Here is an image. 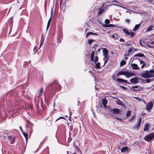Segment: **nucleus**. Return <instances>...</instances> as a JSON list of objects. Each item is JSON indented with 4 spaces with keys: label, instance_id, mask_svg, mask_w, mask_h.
<instances>
[{
    "label": "nucleus",
    "instance_id": "nucleus-4",
    "mask_svg": "<svg viewBox=\"0 0 154 154\" xmlns=\"http://www.w3.org/2000/svg\"><path fill=\"white\" fill-rule=\"evenodd\" d=\"M154 138V133H152L149 135L146 136L144 137L145 140L147 141H149L150 140L153 139Z\"/></svg>",
    "mask_w": 154,
    "mask_h": 154
},
{
    "label": "nucleus",
    "instance_id": "nucleus-55",
    "mask_svg": "<svg viewBox=\"0 0 154 154\" xmlns=\"http://www.w3.org/2000/svg\"><path fill=\"white\" fill-rule=\"evenodd\" d=\"M129 56V54H125L124 55V56L125 57H128Z\"/></svg>",
    "mask_w": 154,
    "mask_h": 154
},
{
    "label": "nucleus",
    "instance_id": "nucleus-43",
    "mask_svg": "<svg viewBox=\"0 0 154 154\" xmlns=\"http://www.w3.org/2000/svg\"><path fill=\"white\" fill-rule=\"evenodd\" d=\"M125 21L126 23H128V24H129L130 22H131V20L128 19H126L125 20Z\"/></svg>",
    "mask_w": 154,
    "mask_h": 154
},
{
    "label": "nucleus",
    "instance_id": "nucleus-10",
    "mask_svg": "<svg viewBox=\"0 0 154 154\" xmlns=\"http://www.w3.org/2000/svg\"><path fill=\"white\" fill-rule=\"evenodd\" d=\"M103 56L106 59L108 57V51L106 48H104L103 50Z\"/></svg>",
    "mask_w": 154,
    "mask_h": 154
},
{
    "label": "nucleus",
    "instance_id": "nucleus-44",
    "mask_svg": "<svg viewBox=\"0 0 154 154\" xmlns=\"http://www.w3.org/2000/svg\"><path fill=\"white\" fill-rule=\"evenodd\" d=\"M135 115L133 116L129 120V122H131L135 118Z\"/></svg>",
    "mask_w": 154,
    "mask_h": 154
},
{
    "label": "nucleus",
    "instance_id": "nucleus-15",
    "mask_svg": "<svg viewBox=\"0 0 154 154\" xmlns=\"http://www.w3.org/2000/svg\"><path fill=\"white\" fill-rule=\"evenodd\" d=\"M52 12H53V11L52 10L51 11V17H50V18H49V20L48 21V23L47 25V29H46V30H48V28L49 27V26H50V23H51V22L52 18Z\"/></svg>",
    "mask_w": 154,
    "mask_h": 154
},
{
    "label": "nucleus",
    "instance_id": "nucleus-46",
    "mask_svg": "<svg viewBox=\"0 0 154 154\" xmlns=\"http://www.w3.org/2000/svg\"><path fill=\"white\" fill-rule=\"evenodd\" d=\"M133 48V47H132V48H130L129 49H128V52L129 53H130L132 51V48Z\"/></svg>",
    "mask_w": 154,
    "mask_h": 154
},
{
    "label": "nucleus",
    "instance_id": "nucleus-62",
    "mask_svg": "<svg viewBox=\"0 0 154 154\" xmlns=\"http://www.w3.org/2000/svg\"><path fill=\"white\" fill-rule=\"evenodd\" d=\"M137 49H135V48L134 49V51H137Z\"/></svg>",
    "mask_w": 154,
    "mask_h": 154
},
{
    "label": "nucleus",
    "instance_id": "nucleus-16",
    "mask_svg": "<svg viewBox=\"0 0 154 154\" xmlns=\"http://www.w3.org/2000/svg\"><path fill=\"white\" fill-rule=\"evenodd\" d=\"M129 148L127 146H125L122 147L121 149V151L122 152H127L129 150Z\"/></svg>",
    "mask_w": 154,
    "mask_h": 154
},
{
    "label": "nucleus",
    "instance_id": "nucleus-52",
    "mask_svg": "<svg viewBox=\"0 0 154 154\" xmlns=\"http://www.w3.org/2000/svg\"><path fill=\"white\" fill-rule=\"evenodd\" d=\"M136 99L139 100L140 101H141V98H139L138 97H134Z\"/></svg>",
    "mask_w": 154,
    "mask_h": 154
},
{
    "label": "nucleus",
    "instance_id": "nucleus-59",
    "mask_svg": "<svg viewBox=\"0 0 154 154\" xmlns=\"http://www.w3.org/2000/svg\"><path fill=\"white\" fill-rule=\"evenodd\" d=\"M8 138L10 140L11 139V136H8Z\"/></svg>",
    "mask_w": 154,
    "mask_h": 154
},
{
    "label": "nucleus",
    "instance_id": "nucleus-26",
    "mask_svg": "<svg viewBox=\"0 0 154 154\" xmlns=\"http://www.w3.org/2000/svg\"><path fill=\"white\" fill-rule=\"evenodd\" d=\"M94 51H92L91 53V61H94Z\"/></svg>",
    "mask_w": 154,
    "mask_h": 154
},
{
    "label": "nucleus",
    "instance_id": "nucleus-40",
    "mask_svg": "<svg viewBox=\"0 0 154 154\" xmlns=\"http://www.w3.org/2000/svg\"><path fill=\"white\" fill-rule=\"evenodd\" d=\"M98 60V57L97 56H95L94 60V63H95L97 62Z\"/></svg>",
    "mask_w": 154,
    "mask_h": 154
},
{
    "label": "nucleus",
    "instance_id": "nucleus-37",
    "mask_svg": "<svg viewBox=\"0 0 154 154\" xmlns=\"http://www.w3.org/2000/svg\"><path fill=\"white\" fill-rule=\"evenodd\" d=\"M94 41V40L89 39L88 40V43L89 44H91Z\"/></svg>",
    "mask_w": 154,
    "mask_h": 154
},
{
    "label": "nucleus",
    "instance_id": "nucleus-23",
    "mask_svg": "<svg viewBox=\"0 0 154 154\" xmlns=\"http://www.w3.org/2000/svg\"><path fill=\"white\" fill-rule=\"evenodd\" d=\"M145 56L143 54H141L140 53H138L134 55V57H144Z\"/></svg>",
    "mask_w": 154,
    "mask_h": 154
},
{
    "label": "nucleus",
    "instance_id": "nucleus-45",
    "mask_svg": "<svg viewBox=\"0 0 154 154\" xmlns=\"http://www.w3.org/2000/svg\"><path fill=\"white\" fill-rule=\"evenodd\" d=\"M60 119H64V118L62 116L60 117L59 118L56 120L55 122H57V120Z\"/></svg>",
    "mask_w": 154,
    "mask_h": 154
},
{
    "label": "nucleus",
    "instance_id": "nucleus-30",
    "mask_svg": "<svg viewBox=\"0 0 154 154\" xmlns=\"http://www.w3.org/2000/svg\"><path fill=\"white\" fill-rule=\"evenodd\" d=\"M126 63V61L123 60H122L120 63L121 66H122L125 65Z\"/></svg>",
    "mask_w": 154,
    "mask_h": 154
},
{
    "label": "nucleus",
    "instance_id": "nucleus-31",
    "mask_svg": "<svg viewBox=\"0 0 154 154\" xmlns=\"http://www.w3.org/2000/svg\"><path fill=\"white\" fill-rule=\"evenodd\" d=\"M116 102L117 104L120 106H122V103L119 100H116Z\"/></svg>",
    "mask_w": 154,
    "mask_h": 154
},
{
    "label": "nucleus",
    "instance_id": "nucleus-29",
    "mask_svg": "<svg viewBox=\"0 0 154 154\" xmlns=\"http://www.w3.org/2000/svg\"><path fill=\"white\" fill-rule=\"evenodd\" d=\"M100 64L99 62H98L97 63H96L95 68L97 69H100Z\"/></svg>",
    "mask_w": 154,
    "mask_h": 154
},
{
    "label": "nucleus",
    "instance_id": "nucleus-33",
    "mask_svg": "<svg viewBox=\"0 0 154 154\" xmlns=\"http://www.w3.org/2000/svg\"><path fill=\"white\" fill-rule=\"evenodd\" d=\"M23 135L24 136L26 141H27L28 139V134L26 133H25L23 132Z\"/></svg>",
    "mask_w": 154,
    "mask_h": 154
},
{
    "label": "nucleus",
    "instance_id": "nucleus-47",
    "mask_svg": "<svg viewBox=\"0 0 154 154\" xmlns=\"http://www.w3.org/2000/svg\"><path fill=\"white\" fill-rule=\"evenodd\" d=\"M119 87L120 88H122V89H123L125 90H126V89L127 88H126L125 87H124V86H119Z\"/></svg>",
    "mask_w": 154,
    "mask_h": 154
},
{
    "label": "nucleus",
    "instance_id": "nucleus-60",
    "mask_svg": "<svg viewBox=\"0 0 154 154\" xmlns=\"http://www.w3.org/2000/svg\"><path fill=\"white\" fill-rule=\"evenodd\" d=\"M112 79L114 80L115 79V77L114 76V77H112Z\"/></svg>",
    "mask_w": 154,
    "mask_h": 154
},
{
    "label": "nucleus",
    "instance_id": "nucleus-48",
    "mask_svg": "<svg viewBox=\"0 0 154 154\" xmlns=\"http://www.w3.org/2000/svg\"><path fill=\"white\" fill-rule=\"evenodd\" d=\"M146 81L147 83H149L151 82V80L150 79H146Z\"/></svg>",
    "mask_w": 154,
    "mask_h": 154
},
{
    "label": "nucleus",
    "instance_id": "nucleus-50",
    "mask_svg": "<svg viewBox=\"0 0 154 154\" xmlns=\"http://www.w3.org/2000/svg\"><path fill=\"white\" fill-rule=\"evenodd\" d=\"M146 65V64H145V63L143 64L141 66V68H143V67H144V66H145Z\"/></svg>",
    "mask_w": 154,
    "mask_h": 154
},
{
    "label": "nucleus",
    "instance_id": "nucleus-11",
    "mask_svg": "<svg viewBox=\"0 0 154 154\" xmlns=\"http://www.w3.org/2000/svg\"><path fill=\"white\" fill-rule=\"evenodd\" d=\"M146 40H145V39H143L142 41L140 40V45L144 47H147V45H148L147 44H146Z\"/></svg>",
    "mask_w": 154,
    "mask_h": 154
},
{
    "label": "nucleus",
    "instance_id": "nucleus-64",
    "mask_svg": "<svg viewBox=\"0 0 154 154\" xmlns=\"http://www.w3.org/2000/svg\"><path fill=\"white\" fill-rule=\"evenodd\" d=\"M73 154H76L75 152V153H73Z\"/></svg>",
    "mask_w": 154,
    "mask_h": 154
},
{
    "label": "nucleus",
    "instance_id": "nucleus-2",
    "mask_svg": "<svg viewBox=\"0 0 154 154\" xmlns=\"http://www.w3.org/2000/svg\"><path fill=\"white\" fill-rule=\"evenodd\" d=\"M111 113L113 114H120L121 113V111L117 108H113L110 110Z\"/></svg>",
    "mask_w": 154,
    "mask_h": 154
},
{
    "label": "nucleus",
    "instance_id": "nucleus-56",
    "mask_svg": "<svg viewBox=\"0 0 154 154\" xmlns=\"http://www.w3.org/2000/svg\"><path fill=\"white\" fill-rule=\"evenodd\" d=\"M20 130H21V131L22 132H23V130H22V127H21V126H20Z\"/></svg>",
    "mask_w": 154,
    "mask_h": 154
},
{
    "label": "nucleus",
    "instance_id": "nucleus-32",
    "mask_svg": "<svg viewBox=\"0 0 154 154\" xmlns=\"http://www.w3.org/2000/svg\"><path fill=\"white\" fill-rule=\"evenodd\" d=\"M93 32H89L87 33L86 35V38H88V36L91 35H93Z\"/></svg>",
    "mask_w": 154,
    "mask_h": 154
},
{
    "label": "nucleus",
    "instance_id": "nucleus-42",
    "mask_svg": "<svg viewBox=\"0 0 154 154\" xmlns=\"http://www.w3.org/2000/svg\"><path fill=\"white\" fill-rule=\"evenodd\" d=\"M136 59H138L139 61H140V63L141 64H143L144 63H145V64H146V62H144V61H143V60H140V59H139L138 58H136Z\"/></svg>",
    "mask_w": 154,
    "mask_h": 154
},
{
    "label": "nucleus",
    "instance_id": "nucleus-7",
    "mask_svg": "<svg viewBox=\"0 0 154 154\" xmlns=\"http://www.w3.org/2000/svg\"><path fill=\"white\" fill-rule=\"evenodd\" d=\"M141 121L142 119L141 118H140L139 119V120L137 124L134 125V128L138 130L140 126Z\"/></svg>",
    "mask_w": 154,
    "mask_h": 154
},
{
    "label": "nucleus",
    "instance_id": "nucleus-49",
    "mask_svg": "<svg viewBox=\"0 0 154 154\" xmlns=\"http://www.w3.org/2000/svg\"><path fill=\"white\" fill-rule=\"evenodd\" d=\"M119 41L121 42H124L125 41V40L123 38H121L119 39Z\"/></svg>",
    "mask_w": 154,
    "mask_h": 154
},
{
    "label": "nucleus",
    "instance_id": "nucleus-35",
    "mask_svg": "<svg viewBox=\"0 0 154 154\" xmlns=\"http://www.w3.org/2000/svg\"><path fill=\"white\" fill-rule=\"evenodd\" d=\"M112 5H116V6H118L122 7V8H124V7H122V6H121L120 5H118L115 4H109V5H107V6H111Z\"/></svg>",
    "mask_w": 154,
    "mask_h": 154
},
{
    "label": "nucleus",
    "instance_id": "nucleus-28",
    "mask_svg": "<svg viewBox=\"0 0 154 154\" xmlns=\"http://www.w3.org/2000/svg\"><path fill=\"white\" fill-rule=\"evenodd\" d=\"M123 32L125 33L126 35H129V32L126 29H123Z\"/></svg>",
    "mask_w": 154,
    "mask_h": 154
},
{
    "label": "nucleus",
    "instance_id": "nucleus-13",
    "mask_svg": "<svg viewBox=\"0 0 154 154\" xmlns=\"http://www.w3.org/2000/svg\"><path fill=\"white\" fill-rule=\"evenodd\" d=\"M132 89L135 91H140L141 90L142 87L137 86H135L132 87Z\"/></svg>",
    "mask_w": 154,
    "mask_h": 154
},
{
    "label": "nucleus",
    "instance_id": "nucleus-51",
    "mask_svg": "<svg viewBox=\"0 0 154 154\" xmlns=\"http://www.w3.org/2000/svg\"><path fill=\"white\" fill-rule=\"evenodd\" d=\"M125 45L126 46L131 45V44L128 43H125Z\"/></svg>",
    "mask_w": 154,
    "mask_h": 154
},
{
    "label": "nucleus",
    "instance_id": "nucleus-19",
    "mask_svg": "<svg viewBox=\"0 0 154 154\" xmlns=\"http://www.w3.org/2000/svg\"><path fill=\"white\" fill-rule=\"evenodd\" d=\"M107 103V100L106 99H102V104L104 107L106 108V104Z\"/></svg>",
    "mask_w": 154,
    "mask_h": 154
},
{
    "label": "nucleus",
    "instance_id": "nucleus-22",
    "mask_svg": "<svg viewBox=\"0 0 154 154\" xmlns=\"http://www.w3.org/2000/svg\"><path fill=\"white\" fill-rule=\"evenodd\" d=\"M104 4H103L102 6L99 9L98 11V15L102 14L104 12V9L102 8V7L103 6Z\"/></svg>",
    "mask_w": 154,
    "mask_h": 154
},
{
    "label": "nucleus",
    "instance_id": "nucleus-63",
    "mask_svg": "<svg viewBox=\"0 0 154 154\" xmlns=\"http://www.w3.org/2000/svg\"><path fill=\"white\" fill-rule=\"evenodd\" d=\"M89 72H90V73H92V72L91 71H89Z\"/></svg>",
    "mask_w": 154,
    "mask_h": 154
},
{
    "label": "nucleus",
    "instance_id": "nucleus-24",
    "mask_svg": "<svg viewBox=\"0 0 154 154\" xmlns=\"http://www.w3.org/2000/svg\"><path fill=\"white\" fill-rule=\"evenodd\" d=\"M154 27V26L153 25H150L148 28L146 32H149L152 30V29Z\"/></svg>",
    "mask_w": 154,
    "mask_h": 154
},
{
    "label": "nucleus",
    "instance_id": "nucleus-20",
    "mask_svg": "<svg viewBox=\"0 0 154 154\" xmlns=\"http://www.w3.org/2000/svg\"><path fill=\"white\" fill-rule=\"evenodd\" d=\"M140 23L135 25L134 28L133 29V31H136L137 29L139 28L140 26Z\"/></svg>",
    "mask_w": 154,
    "mask_h": 154
},
{
    "label": "nucleus",
    "instance_id": "nucleus-36",
    "mask_svg": "<svg viewBox=\"0 0 154 154\" xmlns=\"http://www.w3.org/2000/svg\"><path fill=\"white\" fill-rule=\"evenodd\" d=\"M129 33V35H130L131 37H134L135 35V33L134 32H130Z\"/></svg>",
    "mask_w": 154,
    "mask_h": 154
},
{
    "label": "nucleus",
    "instance_id": "nucleus-54",
    "mask_svg": "<svg viewBox=\"0 0 154 154\" xmlns=\"http://www.w3.org/2000/svg\"><path fill=\"white\" fill-rule=\"evenodd\" d=\"M116 119L118 120H120V121H122V120L121 119H119V118H116V117H115V118Z\"/></svg>",
    "mask_w": 154,
    "mask_h": 154
},
{
    "label": "nucleus",
    "instance_id": "nucleus-12",
    "mask_svg": "<svg viewBox=\"0 0 154 154\" xmlns=\"http://www.w3.org/2000/svg\"><path fill=\"white\" fill-rule=\"evenodd\" d=\"M130 81L133 84H137L138 82V80L137 77L131 79Z\"/></svg>",
    "mask_w": 154,
    "mask_h": 154
},
{
    "label": "nucleus",
    "instance_id": "nucleus-14",
    "mask_svg": "<svg viewBox=\"0 0 154 154\" xmlns=\"http://www.w3.org/2000/svg\"><path fill=\"white\" fill-rule=\"evenodd\" d=\"M134 73L132 72H129L128 71H125V75L127 77H129L131 76L134 75Z\"/></svg>",
    "mask_w": 154,
    "mask_h": 154
},
{
    "label": "nucleus",
    "instance_id": "nucleus-53",
    "mask_svg": "<svg viewBox=\"0 0 154 154\" xmlns=\"http://www.w3.org/2000/svg\"><path fill=\"white\" fill-rule=\"evenodd\" d=\"M112 2H116V3H118V4H119V2L118 1H117V0H113Z\"/></svg>",
    "mask_w": 154,
    "mask_h": 154
},
{
    "label": "nucleus",
    "instance_id": "nucleus-17",
    "mask_svg": "<svg viewBox=\"0 0 154 154\" xmlns=\"http://www.w3.org/2000/svg\"><path fill=\"white\" fill-rule=\"evenodd\" d=\"M131 67L134 69H138L139 68L138 67L137 65L135 63H133L131 64Z\"/></svg>",
    "mask_w": 154,
    "mask_h": 154
},
{
    "label": "nucleus",
    "instance_id": "nucleus-21",
    "mask_svg": "<svg viewBox=\"0 0 154 154\" xmlns=\"http://www.w3.org/2000/svg\"><path fill=\"white\" fill-rule=\"evenodd\" d=\"M149 123H146L145 124L143 130L144 131H146L149 130Z\"/></svg>",
    "mask_w": 154,
    "mask_h": 154
},
{
    "label": "nucleus",
    "instance_id": "nucleus-8",
    "mask_svg": "<svg viewBox=\"0 0 154 154\" xmlns=\"http://www.w3.org/2000/svg\"><path fill=\"white\" fill-rule=\"evenodd\" d=\"M145 40H146V44L148 45H147V46L149 47L150 48H152L153 46H152L150 45V44H154V41H151V39H145Z\"/></svg>",
    "mask_w": 154,
    "mask_h": 154
},
{
    "label": "nucleus",
    "instance_id": "nucleus-57",
    "mask_svg": "<svg viewBox=\"0 0 154 154\" xmlns=\"http://www.w3.org/2000/svg\"><path fill=\"white\" fill-rule=\"evenodd\" d=\"M67 154H71V152H69L68 151L67 152Z\"/></svg>",
    "mask_w": 154,
    "mask_h": 154
},
{
    "label": "nucleus",
    "instance_id": "nucleus-1",
    "mask_svg": "<svg viewBox=\"0 0 154 154\" xmlns=\"http://www.w3.org/2000/svg\"><path fill=\"white\" fill-rule=\"evenodd\" d=\"M140 76L145 78L154 77V69L149 71L146 70L143 71L141 73Z\"/></svg>",
    "mask_w": 154,
    "mask_h": 154
},
{
    "label": "nucleus",
    "instance_id": "nucleus-18",
    "mask_svg": "<svg viewBox=\"0 0 154 154\" xmlns=\"http://www.w3.org/2000/svg\"><path fill=\"white\" fill-rule=\"evenodd\" d=\"M116 80L120 82L128 83L127 80L121 78H117L116 79Z\"/></svg>",
    "mask_w": 154,
    "mask_h": 154
},
{
    "label": "nucleus",
    "instance_id": "nucleus-34",
    "mask_svg": "<svg viewBox=\"0 0 154 154\" xmlns=\"http://www.w3.org/2000/svg\"><path fill=\"white\" fill-rule=\"evenodd\" d=\"M114 39L117 38L118 35L116 34H113L111 36Z\"/></svg>",
    "mask_w": 154,
    "mask_h": 154
},
{
    "label": "nucleus",
    "instance_id": "nucleus-6",
    "mask_svg": "<svg viewBox=\"0 0 154 154\" xmlns=\"http://www.w3.org/2000/svg\"><path fill=\"white\" fill-rule=\"evenodd\" d=\"M32 126L33 125L32 123L30 122L29 121H28L27 122V125L26 126V127L27 128H30V130H29V132L30 134H31L33 130L32 128Z\"/></svg>",
    "mask_w": 154,
    "mask_h": 154
},
{
    "label": "nucleus",
    "instance_id": "nucleus-25",
    "mask_svg": "<svg viewBox=\"0 0 154 154\" xmlns=\"http://www.w3.org/2000/svg\"><path fill=\"white\" fill-rule=\"evenodd\" d=\"M125 73V71H121L119 72L117 74L116 76L117 77H119V75H124Z\"/></svg>",
    "mask_w": 154,
    "mask_h": 154
},
{
    "label": "nucleus",
    "instance_id": "nucleus-27",
    "mask_svg": "<svg viewBox=\"0 0 154 154\" xmlns=\"http://www.w3.org/2000/svg\"><path fill=\"white\" fill-rule=\"evenodd\" d=\"M115 25L112 24H109V25L105 24L104 25V26L106 27H115Z\"/></svg>",
    "mask_w": 154,
    "mask_h": 154
},
{
    "label": "nucleus",
    "instance_id": "nucleus-9",
    "mask_svg": "<svg viewBox=\"0 0 154 154\" xmlns=\"http://www.w3.org/2000/svg\"><path fill=\"white\" fill-rule=\"evenodd\" d=\"M43 91V88H40L39 90H38L37 91V92L35 95V97H41Z\"/></svg>",
    "mask_w": 154,
    "mask_h": 154
},
{
    "label": "nucleus",
    "instance_id": "nucleus-58",
    "mask_svg": "<svg viewBox=\"0 0 154 154\" xmlns=\"http://www.w3.org/2000/svg\"><path fill=\"white\" fill-rule=\"evenodd\" d=\"M93 35H98V34L96 33H93Z\"/></svg>",
    "mask_w": 154,
    "mask_h": 154
},
{
    "label": "nucleus",
    "instance_id": "nucleus-3",
    "mask_svg": "<svg viewBox=\"0 0 154 154\" xmlns=\"http://www.w3.org/2000/svg\"><path fill=\"white\" fill-rule=\"evenodd\" d=\"M52 89H55L56 90H60L61 88L60 85L57 82H55L51 85Z\"/></svg>",
    "mask_w": 154,
    "mask_h": 154
},
{
    "label": "nucleus",
    "instance_id": "nucleus-38",
    "mask_svg": "<svg viewBox=\"0 0 154 154\" xmlns=\"http://www.w3.org/2000/svg\"><path fill=\"white\" fill-rule=\"evenodd\" d=\"M131 113V112L130 111L128 110L127 111V113L126 114V116H127L128 117L130 116Z\"/></svg>",
    "mask_w": 154,
    "mask_h": 154
},
{
    "label": "nucleus",
    "instance_id": "nucleus-39",
    "mask_svg": "<svg viewBox=\"0 0 154 154\" xmlns=\"http://www.w3.org/2000/svg\"><path fill=\"white\" fill-rule=\"evenodd\" d=\"M41 154H48V152L47 151V150L46 149L44 150Z\"/></svg>",
    "mask_w": 154,
    "mask_h": 154
},
{
    "label": "nucleus",
    "instance_id": "nucleus-61",
    "mask_svg": "<svg viewBox=\"0 0 154 154\" xmlns=\"http://www.w3.org/2000/svg\"><path fill=\"white\" fill-rule=\"evenodd\" d=\"M125 57V60H127L128 59V57Z\"/></svg>",
    "mask_w": 154,
    "mask_h": 154
},
{
    "label": "nucleus",
    "instance_id": "nucleus-41",
    "mask_svg": "<svg viewBox=\"0 0 154 154\" xmlns=\"http://www.w3.org/2000/svg\"><path fill=\"white\" fill-rule=\"evenodd\" d=\"M105 23L106 24H109L110 23V20L109 19H106L105 21Z\"/></svg>",
    "mask_w": 154,
    "mask_h": 154
},
{
    "label": "nucleus",
    "instance_id": "nucleus-5",
    "mask_svg": "<svg viewBox=\"0 0 154 154\" xmlns=\"http://www.w3.org/2000/svg\"><path fill=\"white\" fill-rule=\"evenodd\" d=\"M153 106V104L151 102H150L146 105V109L147 111H149L152 109Z\"/></svg>",
    "mask_w": 154,
    "mask_h": 154
}]
</instances>
